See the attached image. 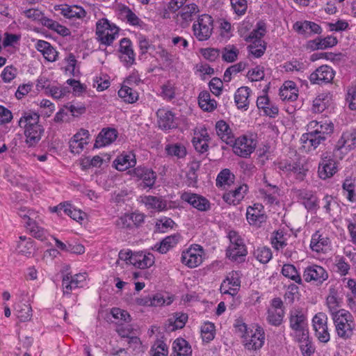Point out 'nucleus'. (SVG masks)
I'll return each mask as SVG.
<instances>
[{
    "instance_id": "nucleus-46",
    "label": "nucleus",
    "mask_w": 356,
    "mask_h": 356,
    "mask_svg": "<svg viewBox=\"0 0 356 356\" xmlns=\"http://www.w3.org/2000/svg\"><path fill=\"white\" fill-rule=\"evenodd\" d=\"M238 49L234 45H227L222 50V58L227 63L234 62L238 57Z\"/></svg>"
},
{
    "instance_id": "nucleus-16",
    "label": "nucleus",
    "mask_w": 356,
    "mask_h": 356,
    "mask_svg": "<svg viewBox=\"0 0 356 356\" xmlns=\"http://www.w3.org/2000/svg\"><path fill=\"white\" fill-rule=\"evenodd\" d=\"M119 51L120 60L124 66L129 67L135 63V54L131 41L129 38H124L120 40Z\"/></svg>"
},
{
    "instance_id": "nucleus-14",
    "label": "nucleus",
    "mask_w": 356,
    "mask_h": 356,
    "mask_svg": "<svg viewBox=\"0 0 356 356\" xmlns=\"http://www.w3.org/2000/svg\"><path fill=\"white\" fill-rule=\"evenodd\" d=\"M303 278L307 282H314L316 284H321L328 278V274L323 267L312 265L305 269Z\"/></svg>"
},
{
    "instance_id": "nucleus-52",
    "label": "nucleus",
    "mask_w": 356,
    "mask_h": 356,
    "mask_svg": "<svg viewBox=\"0 0 356 356\" xmlns=\"http://www.w3.org/2000/svg\"><path fill=\"white\" fill-rule=\"evenodd\" d=\"M201 335L204 341L209 342L213 340L215 335L214 324L210 322L204 323L201 327Z\"/></svg>"
},
{
    "instance_id": "nucleus-19",
    "label": "nucleus",
    "mask_w": 356,
    "mask_h": 356,
    "mask_svg": "<svg viewBox=\"0 0 356 356\" xmlns=\"http://www.w3.org/2000/svg\"><path fill=\"white\" fill-rule=\"evenodd\" d=\"M157 124L160 129L168 130L176 127L175 115L172 111L160 108L156 112Z\"/></svg>"
},
{
    "instance_id": "nucleus-28",
    "label": "nucleus",
    "mask_w": 356,
    "mask_h": 356,
    "mask_svg": "<svg viewBox=\"0 0 356 356\" xmlns=\"http://www.w3.org/2000/svg\"><path fill=\"white\" fill-rule=\"evenodd\" d=\"M53 212H57L60 213L63 211L64 213L69 216L71 218L76 221L82 220L85 213L81 210L74 208L70 204L68 203H60L58 206L54 207L52 209Z\"/></svg>"
},
{
    "instance_id": "nucleus-5",
    "label": "nucleus",
    "mask_w": 356,
    "mask_h": 356,
    "mask_svg": "<svg viewBox=\"0 0 356 356\" xmlns=\"http://www.w3.org/2000/svg\"><path fill=\"white\" fill-rule=\"evenodd\" d=\"M120 29L106 18L99 19L96 23L97 40L105 46H110L119 35Z\"/></svg>"
},
{
    "instance_id": "nucleus-3",
    "label": "nucleus",
    "mask_w": 356,
    "mask_h": 356,
    "mask_svg": "<svg viewBox=\"0 0 356 356\" xmlns=\"http://www.w3.org/2000/svg\"><path fill=\"white\" fill-rule=\"evenodd\" d=\"M239 331L243 332V345L249 350H259L264 345L265 341V333L264 329L260 326L248 327L245 323L238 325Z\"/></svg>"
},
{
    "instance_id": "nucleus-30",
    "label": "nucleus",
    "mask_w": 356,
    "mask_h": 356,
    "mask_svg": "<svg viewBox=\"0 0 356 356\" xmlns=\"http://www.w3.org/2000/svg\"><path fill=\"white\" fill-rule=\"evenodd\" d=\"M35 49L42 54L47 61L54 62L56 60L58 52L49 42L39 40L35 44Z\"/></svg>"
},
{
    "instance_id": "nucleus-1",
    "label": "nucleus",
    "mask_w": 356,
    "mask_h": 356,
    "mask_svg": "<svg viewBox=\"0 0 356 356\" xmlns=\"http://www.w3.org/2000/svg\"><path fill=\"white\" fill-rule=\"evenodd\" d=\"M40 115L29 111L24 112L18 124L24 129L25 142L29 147L35 146L42 138L44 129L39 123Z\"/></svg>"
},
{
    "instance_id": "nucleus-17",
    "label": "nucleus",
    "mask_w": 356,
    "mask_h": 356,
    "mask_svg": "<svg viewBox=\"0 0 356 356\" xmlns=\"http://www.w3.org/2000/svg\"><path fill=\"white\" fill-rule=\"evenodd\" d=\"M246 218L250 225L260 227L267 219L264 211V206L261 204H254L252 207H249L247 209Z\"/></svg>"
},
{
    "instance_id": "nucleus-27",
    "label": "nucleus",
    "mask_w": 356,
    "mask_h": 356,
    "mask_svg": "<svg viewBox=\"0 0 356 356\" xmlns=\"http://www.w3.org/2000/svg\"><path fill=\"white\" fill-rule=\"evenodd\" d=\"M330 245V240L328 237L320 234L316 232L312 236L310 248L316 252H325Z\"/></svg>"
},
{
    "instance_id": "nucleus-43",
    "label": "nucleus",
    "mask_w": 356,
    "mask_h": 356,
    "mask_svg": "<svg viewBox=\"0 0 356 356\" xmlns=\"http://www.w3.org/2000/svg\"><path fill=\"white\" fill-rule=\"evenodd\" d=\"M282 275L297 284L302 283V279L296 267L289 264H284L282 268Z\"/></svg>"
},
{
    "instance_id": "nucleus-47",
    "label": "nucleus",
    "mask_w": 356,
    "mask_h": 356,
    "mask_svg": "<svg viewBox=\"0 0 356 356\" xmlns=\"http://www.w3.org/2000/svg\"><path fill=\"white\" fill-rule=\"evenodd\" d=\"M145 205L149 209L161 211L165 207V203L159 197L154 196H146L144 200Z\"/></svg>"
},
{
    "instance_id": "nucleus-22",
    "label": "nucleus",
    "mask_w": 356,
    "mask_h": 356,
    "mask_svg": "<svg viewBox=\"0 0 356 356\" xmlns=\"http://www.w3.org/2000/svg\"><path fill=\"white\" fill-rule=\"evenodd\" d=\"M296 195L308 211H316L318 208V199L312 191L298 190Z\"/></svg>"
},
{
    "instance_id": "nucleus-6",
    "label": "nucleus",
    "mask_w": 356,
    "mask_h": 356,
    "mask_svg": "<svg viewBox=\"0 0 356 356\" xmlns=\"http://www.w3.org/2000/svg\"><path fill=\"white\" fill-rule=\"evenodd\" d=\"M228 237L230 244L226 251L227 257L232 261L238 263L245 261L248 252L242 238L235 231H230Z\"/></svg>"
},
{
    "instance_id": "nucleus-18",
    "label": "nucleus",
    "mask_w": 356,
    "mask_h": 356,
    "mask_svg": "<svg viewBox=\"0 0 356 356\" xmlns=\"http://www.w3.org/2000/svg\"><path fill=\"white\" fill-rule=\"evenodd\" d=\"M356 148V129H350L343 131L334 148L335 151L344 149L351 151Z\"/></svg>"
},
{
    "instance_id": "nucleus-2",
    "label": "nucleus",
    "mask_w": 356,
    "mask_h": 356,
    "mask_svg": "<svg viewBox=\"0 0 356 356\" xmlns=\"http://www.w3.org/2000/svg\"><path fill=\"white\" fill-rule=\"evenodd\" d=\"M335 332L343 340L351 339L356 330V323L353 314L346 309H339L332 317Z\"/></svg>"
},
{
    "instance_id": "nucleus-7",
    "label": "nucleus",
    "mask_w": 356,
    "mask_h": 356,
    "mask_svg": "<svg viewBox=\"0 0 356 356\" xmlns=\"http://www.w3.org/2000/svg\"><path fill=\"white\" fill-rule=\"evenodd\" d=\"M213 20L211 16L204 14L199 16L197 22L193 25V31L195 36L199 41L207 40L213 31Z\"/></svg>"
},
{
    "instance_id": "nucleus-4",
    "label": "nucleus",
    "mask_w": 356,
    "mask_h": 356,
    "mask_svg": "<svg viewBox=\"0 0 356 356\" xmlns=\"http://www.w3.org/2000/svg\"><path fill=\"white\" fill-rule=\"evenodd\" d=\"M289 326L291 335L298 342H305L309 336L308 322L306 315L300 309H293L289 314Z\"/></svg>"
},
{
    "instance_id": "nucleus-12",
    "label": "nucleus",
    "mask_w": 356,
    "mask_h": 356,
    "mask_svg": "<svg viewBox=\"0 0 356 356\" xmlns=\"http://www.w3.org/2000/svg\"><path fill=\"white\" fill-rule=\"evenodd\" d=\"M232 144H234V152L236 155L244 158L249 156L254 152L256 147L255 142L246 136L239 137L236 140L234 138Z\"/></svg>"
},
{
    "instance_id": "nucleus-45",
    "label": "nucleus",
    "mask_w": 356,
    "mask_h": 356,
    "mask_svg": "<svg viewBox=\"0 0 356 356\" xmlns=\"http://www.w3.org/2000/svg\"><path fill=\"white\" fill-rule=\"evenodd\" d=\"M248 48L250 54L254 57L260 58L264 54L266 45L264 40H254Z\"/></svg>"
},
{
    "instance_id": "nucleus-8",
    "label": "nucleus",
    "mask_w": 356,
    "mask_h": 356,
    "mask_svg": "<svg viewBox=\"0 0 356 356\" xmlns=\"http://www.w3.org/2000/svg\"><path fill=\"white\" fill-rule=\"evenodd\" d=\"M204 255V252L202 247L199 245H193L182 252L181 260L186 266L193 268L199 266L203 262Z\"/></svg>"
},
{
    "instance_id": "nucleus-20",
    "label": "nucleus",
    "mask_w": 356,
    "mask_h": 356,
    "mask_svg": "<svg viewBox=\"0 0 356 356\" xmlns=\"http://www.w3.org/2000/svg\"><path fill=\"white\" fill-rule=\"evenodd\" d=\"M118 137V131L114 128H104L97 135L94 147H102L113 143Z\"/></svg>"
},
{
    "instance_id": "nucleus-25",
    "label": "nucleus",
    "mask_w": 356,
    "mask_h": 356,
    "mask_svg": "<svg viewBox=\"0 0 356 356\" xmlns=\"http://www.w3.org/2000/svg\"><path fill=\"white\" fill-rule=\"evenodd\" d=\"M154 264V257L152 253L143 252H134L132 265L140 269L151 267Z\"/></svg>"
},
{
    "instance_id": "nucleus-33",
    "label": "nucleus",
    "mask_w": 356,
    "mask_h": 356,
    "mask_svg": "<svg viewBox=\"0 0 356 356\" xmlns=\"http://www.w3.org/2000/svg\"><path fill=\"white\" fill-rule=\"evenodd\" d=\"M235 175L229 169L225 168L222 170L218 175L216 180V184L218 187L227 188L234 184Z\"/></svg>"
},
{
    "instance_id": "nucleus-31",
    "label": "nucleus",
    "mask_w": 356,
    "mask_h": 356,
    "mask_svg": "<svg viewBox=\"0 0 356 356\" xmlns=\"http://www.w3.org/2000/svg\"><path fill=\"white\" fill-rule=\"evenodd\" d=\"M216 130L220 138L227 145H232L234 143V136L229 125L223 120L217 122Z\"/></svg>"
},
{
    "instance_id": "nucleus-54",
    "label": "nucleus",
    "mask_w": 356,
    "mask_h": 356,
    "mask_svg": "<svg viewBox=\"0 0 356 356\" xmlns=\"http://www.w3.org/2000/svg\"><path fill=\"white\" fill-rule=\"evenodd\" d=\"M151 356H168V347L161 341L155 343L150 350Z\"/></svg>"
},
{
    "instance_id": "nucleus-36",
    "label": "nucleus",
    "mask_w": 356,
    "mask_h": 356,
    "mask_svg": "<svg viewBox=\"0 0 356 356\" xmlns=\"http://www.w3.org/2000/svg\"><path fill=\"white\" fill-rule=\"evenodd\" d=\"M326 139V136H321L316 131H312L304 134L301 137L302 143L307 146H311L314 149L317 148L319 145Z\"/></svg>"
},
{
    "instance_id": "nucleus-48",
    "label": "nucleus",
    "mask_w": 356,
    "mask_h": 356,
    "mask_svg": "<svg viewBox=\"0 0 356 356\" xmlns=\"http://www.w3.org/2000/svg\"><path fill=\"white\" fill-rule=\"evenodd\" d=\"M178 0H170L163 13V17L165 19H176L178 17Z\"/></svg>"
},
{
    "instance_id": "nucleus-15",
    "label": "nucleus",
    "mask_w": 356,
    "mask_h": 356,
    "mask_svg": "<svg viewBox=\"0 0 356 356\" xmlns=\"http://www.w3.org/2000/svg\"><path fill=\"white\" fill-rule=\"evenodd\" d=\"M86 280V273H77L74 276L67 273L63 276L62 286L64 294H70L76 288L82 287V284Z\"/></svg>"
},
{
    "instance_id": "nucleus-23",
    "label": "nucleus",
    "mask_w": 356,
    "mask_h": 356,
    "mask_svg": "<svg viewBox=\"0 0 356 356\" xmlns=\"http://www.w3.org/2000/svg\"><path fill=\"white\" fill-rule=\"evenodd\" d=\"M136 164V156L132 152L122 153L113 161V165L119 171H124Z\"/></svg>"
},
{
    "instance_id": "nucleus-55",
    "label": "nucleus",
    "mask_w": 356,
    "mask_h": 356,
    "mask_svg": "<svg viewBox=\"0 0 356 356\" xmlns=\"http://www.w3.org/2000/svg\"><path fill=\"white\" fill-rule=\"evenodd\" d=\"M122 14L124 16L128 23L133 26H140L142 21L138 16L127 7H124L121 10Z\"/></svg>"
},
{
    "instance_id": "nucleus-44",
    "label": "nucleus",
    "mask_w": 356,
    "mask_h": 356,
    "mask_svg": "<svg viewBox=\"0 0 356 356\" xmlns=\"http://www.w3.org/2000/svg\"><path fill=\"white\" fill-rule=\"evenodd\" d=\"M16 314L19 320L22 322H26L31 319L32 316V309L29 305L19 303L17 305Z\"/></svg>"
},
{
    "instance_id": "nucleus-61",
    "label": "nucleus",
    "mask_w": 356,
    "mask_h": 356,
    "mask_svg": "<svg viewBox=\"0 0 356 356\" xmlns=\"http://www.w3.org/2000/svg\"><path fill=\"white\" fill-rule=\"evenodd\" d=\"M313 326L314 330L319 328V327H324L327 326V317L325 314L319 312L316 314L312 319Z\"/></svg>"
},
{
    "instance_id": "nucleus-62",
    "label": "nucleus",
    "mask_w": 356,
    "mask_h": 356,
    "mask_svg": "<svg viewBox=\"0 0 356 356\" xmlns=\"http://www.w3.org/2000/svg\"><path fill=\"white\" fill-rule=\"evenodd\" d=\"M248 76L252 81H258L263 79L264 77V67L257 66L252 70H249Z\"/></svg>"
},
{
    "instance_id": "nucleus-57",
    "label": "nucleus",
    "mask_w": 356,
    "mask_h": 356,
    "mask_svg": "<svg viewBox=\"0 0 356 356\" xmlns=\"http://www.w3.org/2000/svg\"><path fill=\"white\" fill-rule=\"evenodd\" d=\"M255 256L261 263L266 264L272 258V252L270 248L264 247L255 251Z\"/></svg>"
},
{
    "instance_id": "nucleus-9",
    "label": "nucleus",
    "mask_w": 356,
    "mask_h": 356,
    "mask_svg": "<svg viewBox=\"0 0 356 356\" xmlns=\"http://www.w3.org/2000/svg\"><path fill=\"white\" fill-rule=\"evenodd\" d=\"M180 197L179 208H184L185 204H189L200 211H207L211 208L209 201L197 193L184 192Z\"/></svg>"
},
{
    "instance_id": "nucleus-38",
    "label": "nucleus",
    "mask_w": 356,
    "mask_h": 356,
    "mask_svg": "<svg viewBox=\"0 0 356 356\" xmlns=\"http://www.w3.org/2000/svg\"><path fill=\"white\" fill-rule=\"evenodd\" d=\"M24 223L26 224V227L29 230L32 236L42 241L47 239V230L39 226L35 220L26 221L24 222Z\"/></svg>"
},
{
    "instance_id": "nucleus-41",
    "label": "nucleus",
    "mask_w": 356,
    "mask_h": 356,
    "mask_svg": "<svg viewBox=\"0 0 356 356\" xmlns=\"http://www.w3.org/2000/svg\"><path fill=\"white\" fill-rule=\"evenodd\" d=\"M178 239L176 235H170L163 239L159 243L155 245V249L161 254L166 253L170 248L175 247Z\"/></svg>"
},
{
    "instance_id": "nucleus-35",
    "label": "nucleus",
    "mask_w": 356,
    "mask_h": 356,
    "mask_svg": "<svg viewBox=\"0 0 356 356\" xmlns=\"http://www.w3.org/2000/svg\"><path fill=\"white\" fill-rule=\"evenodd\" d=\"M226 283H227L229 287L227 290L222 291V292L232 296L236 294L237 291L241 286L239 274L236 271L230 273L227 279L224 281V284Z\"/></svg>"
},
{
    "instance_id": "nucleus-21",
    "label": "nucleus",
    "mask_w": 356,
    "mask_h": 356,
    "mask_svg": "<svg viewBox=\"0 0 356 356\" xmlns=\"http://www.w3.org/2000/svg\"><path fill=\"white\" fill-rule=\"evenodd\" d=\"M293 29L299 34L310 36L312 34H320L322 32L321 27L309 21L296 22L293 24Z\"/></svg>"
},
{
    "instance_id": "nucleus-13",
    "label": "nucleus",
    "mask_w": 356,
    "mask_h": 356,
    "mask_svg": "<svg viewBox=\"0 0 356 356\" xmlns=\"http://www.w3.org/2000/svg\"><path fill=\"white\" fill-rule=\"evenodd\" d=\"M335 75L333 69L327 65H321L313 72L309 76V81L313 84H323L331 83Z\"/></svg>"
},
{
    "instance_id": "nucleus-60",
    "label": "nucleus",
    "mask_w": 356,
    "mask_h": 356,
    "mask_svg": "<svg viewBox=\"0 0 356 356\" xmlns=\"http://www.w3.org/2000/svg\"><path fill=\"white\" fill-rule=\"evenodd\" d=\"M232 7L238 15L245 14L248 6L246 0H230Z\"/></svg>"
},
{
    "instance_id": "nucleus-53",
    "label": "nucleus",
    "mask_w": 356,
    "mask_h": 356,
    "mask_svg": "<svg viewBox=\"0 0 356 356\" xmlns=\"http://www.w3.org/2000/svg\"><path fill=\"white\" fill-rule=\"evenodd\" d=\"M172 302V299L171 297L167 296L165 297L164 295L161 293H157L152 297V301L149 302V304L153 307H160L163 305H169Z\"/></svg>"
},
{
    "instance_id": "nucleus-34",
    "label": "nucleus",
    "mask_w": 356,
    "mask_h": 356,
    "mask_svg": "<svg viewBox=\"0 0 356 356\" xmlns=\"http://www.w3.org/2000/svg\"><path fill=\"white\" fill-rule=\"evenodd\" d=\"M251 90L248 87L239 88L234 95V101L238 108H247L249 105V96Z\"/></svg>"
},
{
    "instance_id": "nucleus-26",
    "label": "nucleus",
    "mask_w": 356,
    "mask_h": 356,
    "mask_svg": "<svg viewBox=\"0 0 356 356\" xmlns=\"http://www.w3.org/2000/svg\"><path fill=\"white\" fill-rule=\"evenodd\" d=\"M199 12L198 6L195 3L187 5L182 4L179 6V15L181 17V25L182 27H186L191 22L193 16Z\"/></svg>"
},
{
    "instance_id": "nucleus-58",
    "label": "nucleus",
    "mask_w": 356,
    "mask_h": 356,
    "mask_svg": "<svg viewBox=\"0 0 356 356\" xmlns=\"http://www.w3.org/2000/svg\"><path fill=\"white\" fill-rule=\"evenodd\" d=\"M280 96L282 100L293 102L297 99L298 94L296 93V90H294L293 88L289 89L288 86L284 85V86L280 88Z\"/></svg>"
},
{
    "instance_id": "nucleus-49",
    "label": "nucleus",
    "mask_w": 356,
    "mask_h": 356,
    "mask_svg": "<svg viewBox=\"0 0 356 356\" xmlns=\"http://www.w3.org/2000/svg\"><path fill=\"white\" fill-rule=\"evenodd\" d=\"M266 26L263 22L257 24V28L250 32L249 35L245 38L247 42L253 43L254 40H262L261 38L265 35Z\"/></svg>"
},
{
    "instance_id": "nucleus-50",
    "label": "nucleus",
    "mask_w": 356,
    "mask_h": 356,
    "mask_svg": "<svg viewBox=\"0 0 356 356\" xmlns=\"http://www.w3.org/2000/svg\"><path fill=\"white\" fill-rule=\"evenodd\" d=\"M284 314V312L283 309H269L268 311L267 320L270 324L278 326L282 322Z\"/></svg>"
},
{
    "instance_id": "nucleus-63",
    "label": "nucleus",
    "mask_w": 356,
    "mask_h": 356,
    "mask_svg": "<svg viewBox=\"0 0 356 356\" xmlns=\"http://www.w3.org/2000/svg\"><path fill=\"white\" fill-rule=\"evenodd\" d=\"M119 229H131L133 227L130 214H124L119 218L115 222Z\"/></svg>"
},
{
    "instance_id": "nucleus-10",
    "label": "nucleus",
    "mask_w": 356,
    "mask_h": 356,
    "mask_svg": "<svg viewBox=\"0 0 356 356\" xmlns=\"http://www.w3.org/2000/svg\"><path fill=\"white\" fill-rule=\"evenodd\" d=\"M129 175L137 180L143 181V188H152L156 179V173L150 168L139 165L129 171Z\"/></svg>"
},
{
    "instance_id": "nucleus-11",
    "label": "nucleus",
    "mask_w": 356,
    "mask_h": 356,
    "mask_svg": "<svg viewBox=\"0 0 356 356\" xmlns=\"http://www.w3.org/2000/svg\"><path fill=\"white\" fill-rule=\"evenodd\" d=\"M337 164L332 156L327 153L321 155V159L318 164V173L322 179H326L332 177L337 172Z\"/></svg>"
},
{
    "instance_id": "nucleus-37",
    "label": "nucleus",
    "mask_w": 356,
    "mask_h": 356,
    "mask_svg": "<svg viewBox=\"0 0 356 356\" xmlns=\"http://www.w3.org/2000/svg\"><path fill=\"white\" fill-rule=\"evenodd\" d=\"M17 252L26 257H30L33 253L34 245L32 240L25 236H19V241L17 245Z\"/></svg>"
},
{
    "instance_id": "nucleus-24",
    "label": "nucleus",
    "mask_w": 356,
    "mask_h": 356,
    "mask_svg": "<svg viewBox=\"0 0 356 356\" xmlns=\"http://www.w3.org/2000/svg\"><path fill=\"white\" fill-rule=\"evenodd\" d=\"M337 42V38L332 35L323 38H317L308 42L307 48L312 51L325 49L335 46Z\"/></svg>"
},
{
    "instance_id": "nucleus-29",
    "label": "nucleus",
    "mask_w": 356,
    "mask_h": 356,
    "mask_svg": "<svg viewBox=\"0 0 356 356\" xmlns=\"http://www.w3.org/2000/svg\"><path fill=\"white\" fill-rule=\"evenodd\" d=\"M257 106L259 109L263 110L264 115L270 118H275L278 114V107L271 103L266 95L260 96L257 98Z\"/></svg>"
},
{
    "instance_id": "nucleus-56",
    "label": "nucleus",
    "mask_w": 356,
    "mask_h": 356,
    "mask_svg": "<svg viewBox=\"0 0 356 356\" xmlns=\"http://www.w3.org/2000/svg\"><path fill=\"white\" fill-rule=\"evenodd\" d=\"M271 243L273 248L277 250L282 249L286 245L284 234L282 231L277 230L274 232V236L271 239Z\"/></svg>"
},
{
    "instance_id": "nucleus-64",
    "label": "nucleus",
    "mask_w": 356,
    "mask_h": 356,
    "mask_svg": "<svg viewBox=\"0 0 356 356\" xmlns=\"http://www.w3.org/2000/svg\"><path fill=\"white\" fill-rule=\"evenodd\" d=\"M346 101L349 104V108L353 111H356V86L348 89Z\"/></svg>"
},
{
    "instance_id": "nucleus-42",
    "label": "nucleus",
    "mask_w": 356,
    "mask_h": 356,
    "mask_svg": "<svg viewBox=\"0 0 356 356\" xmlns=\"http://www.w3.org/2000/svg\"><path fill=\"white\" fill-rule=\"evenodd\" d=\"M118 96L125 102L132 104L138 98V92L129 86H123L118 91Z\"/></svg>"
},
{
    "instance_id": "nucleus-59",
    "label": "nucleus",
    "mask_w": 356,
    "mask_h": 356,
    "mask_svg": "<svg viewBox=\"0 0 356 356\" xmlns=\"http://www.w3.org/2000/svg\"><path fill=\"white\" fill-rule=\"evenodd\" d=\"M284 168L289 172H293L298 176L299 179H302L305 175V169L300 163L293 162L286 165Z\"/></svg>"
},
{
    "instance_id": "nucleus-51",
    "label": "nucleus",
    "mask_w": 356,
    "mask_h": 356,
    "mask_svg": "<svg viewBox=\"0 0 356 356\" xmlns=\"http://www.w3.org/2000/svg\"><path fill=\"white\" fill-rule=\"evenodd\" d=\"M174 225V221L169 218L164 217L158 219L156 222L155 232L165 233L171 229Z\"/></svg>"
},
{
    "instance_id": "nucleus-32",
    "label": "nucleus",
    "mask_w": 356,
    "mask_h": 356,
    "mask_svg": "<svg viewBox=\"0 0 356 356\" xmlns=\"http://www.w3.org/2000/svg\"><path fill=\"white\" fill-rule=\"evenodd\" d=\"M60 13L64 17L69 19H83L86 15L85 10L76 5H64L60 8Z\"/></svg>"
},
{
    "instance_id": "nucleus-40",
    "label": "nucleus",
    "mask_w": 356,
    "mask_h": 356,
    "mask_svg": "<svg viewBox=\"0 0 356 356\" xmlns=\"http://www.w3.org/2000/svg\"><path fill=\"white\" fill-rule=\"evenodd\" d=\"M200 107L205 111H212L216 108L217 103L214 99H211L210 94L204 91L200 93L198 97Z\"/></svg>"
},
{
    "instance_id": "nucleus-39",
    "label": "nucleus",
    "mask_w": 356,
    "mask_h": 356,
    "mask_svg": "<svg viewBox=\"0 0 356 356\" xmlns=\"http://www.w3.org/2000/svg\"><path fill=\"white\" fill-rule=\"evenodd\" d=\"M200 164L199 162L193 161L188 164V170L186 172V183L189 187H196L197 183V171L200 169Z\"/></svg>"
}]
</instances>
